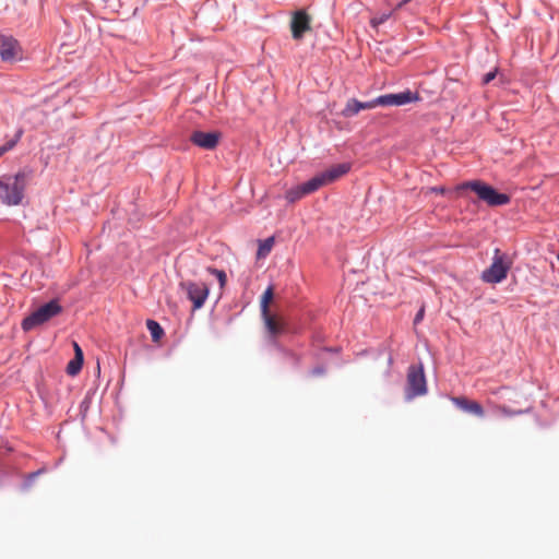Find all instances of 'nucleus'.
Returning <instances> with one entry per match:
<instances>
[{
	"instance_id": "bb28decb",
	"label": "nucleus",
	"mask_w": 559,
	"mask_h": 559,
	"mask_svg": "<svg viewBox=\"0 0 559 559\" xmlns=\"http://www.w3.org/2000/svg\"><path fill=\"white\" fill-rule=\"evenodd\" d=\"M499 411H500V412H502V413H504V414H510V413L508 412V409H507V407H506V406H500V407H499Z\"/></svg>"
},
{
	"instance_id": "aec40b11",
	"label": "nucleus",
	"mask_w": 559,
	"mask_h": 559,
	"mask_svg": "<svg viewBox=\"0 0 559 559\" xmlns=\"http://www.w3.org/2000/svg\"><path fill=\"white\" fill-rule=\"evenodd\" d=\"M207 272L211 273V274H214L218 282H219V285L221 287L223 288L226 284V281H227V276H226V273L222 270H217V269H214V267H207Z\"/></svg>"
},
{
	"instance_id": "4468645a",
	"label": "nucleus",
	"mask_w": 559,
	"mask_h": 559,
	"mask_svg": "<svg viewBox=\"0 0 559 559\" xmlns=\"http://www.w3.org/2000/svg\"><path fill=\"white\" fill-rule=\"evenodd\" d=\"M301 185L304 187V191H306L307 194H310V193L317 191L318 189H320L321 187L326 186L321 173L316 175L310 180H308Z\"/></svg>"
},
{
	"instance_id": "4be33fe9",
	"label": "nucleus",
	"mask_w": 559,
	"mask_h": 559,
	"mask_svg": "<svg viewBox=\"0 0 559 559\" xmlns=\"http://www.w3.org/2000/svg\"><path fill=\"white\" fill-rule=\"evenodd\" d=\"M19 138H20V134L16 136L15 140H11V141L7 142L4 145L0 146V157L4 153H7L8 151L12 150L15 146L16 142L19 141Z\"/></svg>"
},
{
	"instance_id": "b1692460",
	"label": "nucleus",
	"mask_w": 559,
	"mask_h": 559,
	"mask_svg": "<svg viewBox=\"0 0 559 559\" xmlns=\"http://www.w3.org/2000/svg\"><path fill=\"white\" fill-rule=\"evenodd\" d=\"M424 313H425V309H424V308H421V309L417 312V314H416V317H415V319H414V323H415V324H416V323H418V322L423 319Z\"/></svg>"
},
{
	"instance_id": "412c9836",
	"label": "nucleus",
	"mask_w": 559,
	"mask_h": 559,
	"mask_svg": "<svg viewBox=\"0 0 559 559\" xmlns=\"http://www.w3.org/2000/svg\"><path fill=\"white\" fill-rule=\"evenodd\" d=\"M391 15L392 12L376 15L370 20V24L372 27L377 28L379 25L383 24Z\"/></svg>"
},
{
	"instance_id": "20e7f679",
	"label": "nucleus",
	"mask_w": 559,
	"mask_h": 559,
	"mask_svg": "<svg viewBox=\"0 0 559 559\" xmlns=\"http://www.w3.org/2000/svg\"><path fill=\"white\" fill-rule=\"evenodd\" d=\"M62 312V307L58 300L53 299L40 306L22 321V329L31 331L34 328L48 322L53 317Z\"/></svg>"
},
{
	"instance_id": "c85d7f7f",
	"label": "nucleus",
	"mask_w": 559,
	"mask_h": 559,
	"mask_svg": "<svg viewBox=\"0 0 559 559\" xmlns=\"http://www.w3.org/2000/svg\"><path fill=\"white\" fill-rule=\"evenodd\" d=\"M27 0H23V3L25 4Z\"/></svg>"
},
{
	"instance_id": "393cba45",
	"label": "nucleus",
	"mask_w": 559,
	"mask_h": 559,
	"mask_svg": "<svg viewBox=\"0 0 559 559\" xmlns=\"http://www.w3.org/2000/svg\"><path fill=\"white\" fill-rule=\"evenodd\" d=\"M411 1H412V0H401V1L396 4V7L394 8V11H395V10H400V9H402L404 5H406V4H407L408 2H411Z\"/></svg>"
},
{
	"instance_id": "0eeeda50",
	"label": "nucleus",
	"mask_w": 559,
	"mask_h": 559,
	"mask_svg": "<svg viewBox=\"0 0 559 559\" xmlns=\"http://www.w3.org/2000/svg\"><path fill=\"white\" fill-rule=\"evenodd\" d=\"M180 287L187 292L188 298L193 302V309H200L207 296L210 288L205 283L181 282Z\"/></svg>"
},
{
	"instance_id": "6e6552de",
	"label": "nucleus",
	"mask_w": 559,
	"mask_h": 559,
	"mask_svg": "<svg viewBox=\"0 0 559 559\" xmlns=\"http://www.w3.org/2000/svg\"><path fill=\"white\" fill-rule=\"evenodd\" d=\"M22 48L19 41L9 35L0 34V57L3 61L21 59Z\"/></svg>"
},
{
	"instance_id": "cd10ccee",
	"label": "nucleus",
	"mask_w": 559,
	"mask_h": 559,
	"mask_svg": "<svg viewBox=\"0 0 559 559\" xmlns=\"http://www.w3.org/2000/svg\"><path fill=\"white\" fill-rule=\"evenodd\" d=\"M433 190H435L436 192H440V193H443V192H444V189H443V188H440V189L435 188Z\"/></svg>"
},
{
	"instance_id": "a211bd4d",
	"label": "nucleus",
	"mask_w": 559,
	"mask_h": 559,
	"mask_svg": "<svg viewBox=\"0 0 559 559\" xmlns=\"http://www.w3.org/2000/svg\"><path fill=\"white\" fill-rule=\"evenodd\" d=\"M273 245H274L273 237H269V238L264 239L263 241H260L259 248L257 251L258 259L265 258L271 252Z\"/></svg>"
},
{
	"instance_id": "f257e3e1",
	"label": "nucleus",
	"mask_w": 559,
	"mask_h": 559,
	"mask_svg": "<svg viewBox=\"0 0 559 559\" xmlns=\"http://www.w3.org/2000/svg\"><path fill=\"white\" fill-rule=\"evenodd\" d=\"M418 99L417 94L411 91H404L397 94L381 95L370 102H359L355 98L349 99L342 115L346 118L357 115L360 110L372 109L377 106H403Z\"/></svg>"
},
{
	"instance_id": "1a4fd4ad",
	"label": "nucleus",
	"mask_w": 559,
	"mask_h": 559,
	"mask_svg": "<svg viewBox=\"0 0 559 559\" xmlns=\"http://www.w3.org/2000/svg\"><path fill=\"white\" fill-rule=\"evenodd\" d=\"M292 36L294 39L299 40L304 37L305 33L311 31V17L304 10H298L293 14L290 21Z\"/></svg>"
},
{
	"instance_id": "5701e85b",
	"label": "nucleus",
	"mask_w": 559,
	"mask_h": 559,
	"mask_svg": "<svg viewBox=\"0 0 559 559\" xmlns=\"http://www.w3.org/2000/svg\"><path fill=\"white\" fill-rule=\"evenodd\" d=\"M497 75V69H495L493 71H490L488 73H486L483 78V83L484 84H488L490 83Z\"/></svg>"
},
{
	"instance_id": "f8f14e48",
	"label": "nucleus",
	"mask_w": 559,
	"mask_h": 559,
	"mask_svg": "<svg viewBox=\"0 0 559 559\" xmlns=\"http://www.w3.org/2000/svg\"><path fill=\"white\" fill-rule=\"evenodd\" d=\"M452 402L463 412L471 413L477 417H483L485 415L483 406L476 402L468 400L464 396L453 397Z\"/></svg>"
},
{
	"instance_id": "6ab92c4d",
	"label": "nucleus",
	"mask_w": 559,
	"mask_h": 559,
	"mask_svg": "<svg viewBox=\"0 0 559 559\" xmlns=\"http://www.w3.org/2000/svg\"><path fill=\"white\" fill-rule=\"evenodd\" d=\"M305 195H307V193H306V191H304L302 185H299L295 188L289 189L286 192L285 198L288 202L294 203V202L300 200L301 198H304Z\"/></svg>"
},
{
	"instance_id": "9b49d317",
	"label": "nucleus",
	"mask_w": 559,
	"mask_h": 559,
	"mask_svg": "<svg viewBox=\"0 0 559 559\" xmlns=\"http://www.w3.org/2000/svg\"><path fill=\"white\" fill-rule=\"evenodd\" d=\"M265 329L271 337H276L285 331L283 319L273 313L261 314Z\"/></svg>"
},
{
	"instance_id": "f3484780",
	"label": "nucleus",
	"mask_w": 559,
	"mask_h": 559,
	"mask_svg": "<svg viewBox=\"0 0 559 559\" xmlns=\"http://www.w3.org/2000/svg\"><path fill=\"white\" fill-rule=\"evenodd\" d=\"M146 326H147V330L151 333L153 342H159V340L164 335V330L159 325V323L150 319V320L146 321Z\"/></svg>"
},
{
	"instance_id": "2eb2a0df",
	"label": "nucleus",
	"mask_w": 559,
	"mask_h": 559,
	"mask_svg": "<svg viewBox=\"0 0 559 559\" xmlns=\"http://www.w3.org/2000/svg\"><path fill=\"white\" fill-rule=\"evenodd\" d=\"M274 297L273 286H269L261 296L260 308L261 314L270 313V304L272 302Z\"/></svg>"
},
{
	"instance_id": "ddd939ff",
	"label": "nucleus",
	"mask_w": 559,
	"mask_h": 559,
	"mask_svg": "<svg viewBox=\"0 0 559 559\" xmlns=\"http://www.w3.org/2000/svg\"><path fill=\"white\" fill-rule=\"evenodd\" d=\"M350 169V164L342 163L331 166L329 169L322 171V176L326 185H330L346 175Z\"/></svg>"
},
{
	"instance_id": "a878e982",
	"label": "nucleus",
	"mask_w": 559,
	"mask_h": 559,
	"mask_svg": "<svg viewBox=\"0 0 559 559\" xmlns=\"http://www.w3.org/2000/svg\"><path fill=\"white\" fill-rule=\"evenodd\" d=\"M73 348H74V355H78V350L83 352L76 342H73Z\"/></svg>"
},
{
	"instance_id": "9d476101",
	"label": "nucleus",
	"mask_w": 559,
	"mask_h": 559,
	"mask_svg": "<svg viewBox=\"0 0 559 559\" xmlns=\"http://www.w3.org/2000/svg\"><path fill=\"white\" fill-rule=\"evenodd\" d=\"M221 138H222V134L218 131H213V132L194 131L190 135V141L194 145H197L203 150L211 151V150H214L218 145Z\"/></svg>"
},
{
	"instance_id": "f03ea898",
	"label": "nucleus",
	"mask_w": 559,
	"mask_h": 559,
	"mask_svg": "<svg viewBox=\"0 0 559 559\" xmlns=\"http://www.w3.org/2000/svg\"><path fill=\"white\" fill-rule=\"evenodd\" d=\"M27 185L24 173L0 178V201L7 205H17L22 202Z\"/></svg>"
},
{
	"instance_id": "dca6fc26",
	"label": "nucleus",
	"mask_w": 559,
	"mask_h": 559,
	"mask_svg": "<svg viewBox=\"0 0 559 559\" xmlns=\"http://www.w3.org/2000/svg\"><path fill=\"white\" fill-rule=\"evenodd\" d=\"M83 366V352L78 350V355H74L73 359L69 361L67 366V372L70 376H76Z\"/></svg>"
},
{
	"instance_id": "423d86ee",
	"label": "nucleus",
	"mask_w": 559,
	"mask_h": 559,
	"mask_svg": "<svg viewBox=\"0 0 559 559\" xmlns=\"http://www.w3.org/2000/svg\"><path fill=\"white\" fill-rule=\"evenodd\" d=\"M427 391L423 367L411 366L407 372V397L423 395Z\"/></svg>"
},
{
	"instance_id": "7ed1b4c3",
	"label": "nucleus",
	"mask_w": 559,
	"mask_h": 559,
	"mask_svg": "<svg viewBox=\"0 0 559 559\" xmlns=\"http://www.w3.org/2000/svg\"><path fill=\"white\" fill-rule=\"evenodd\" d=\"M465 189H469L475 192L478 199L489 206L506 205L510 202V197L508 194L498 192L491 186L480 180L467 181L456 188L457 191Z\"/></svg>"
},
{
	"instance_id": "39448f33",
	"label": "nucleus",
	"mask_w": 559,
	"mask_h": 559,
	"mask_svg": "<svg viewBox=\"0 0 559 559\" xmlns=\"http://www.w3.org/2000/svg\"><path fill=\"white\" fill-rule=\"evenodd\" d=\"M510 266L507 257L499 249H496L492 263L483 272L481 280L486 283H500L507 277Z\"/></svg>"
}]
</instances>
